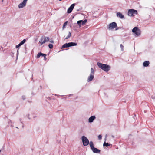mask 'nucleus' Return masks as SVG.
I'll return each instance as SVG.
<instances>
[{
	"mask_svg": "<svg viewBox=\"0 0 155 155\" xmlns=\"http://www.w3.org/2000/svg\"><path fill=\"white\" fill-rule=\"evenodd\" d=\"M41 55H45V54L42 53H39L37 55V58H39Z\"/></svg>",
	"mask_w": 155,
	"mask_h": 155,
	"instance_id": "f3484780",
	"label": "nucleus"
},
{
	"mask_svg": "<svg viewBox=\"0 0 155 155\" xmlns=\"http://www.w3.org/2000/svg\"><path fill=\"white\" fill-rule=\"evenodd\" d=\"M75 5L74 4H72L70 7L68 8L67 10V13H71Z\"/></svg>",
	"mask_w": 155,
	"mask_h": 155,
	"instance_id": "9b49d317",
	"label": "nucleus"
},
{
	"mask_svg": "<svg viewBox=\"0 0 155 155\" xmlns=\"http://www.w3.org/2000/svg\"><path fill=\"white\" fill-rule=\"evenodd\" d=\"M22 98L23 99H25V98L24 97H22Z\"/></svg>",
	"mask_w": 155,
	"mask_h": 155,
	"instance_id": "c756f323",
	"label": "nucleus"
},
{
	"mask_svg": "<svg viewBox=\"0 0 155 155\" xmlns=\"http://www.w3.org/2000/svg\"><path fill=\"white\" fill-rule=\"evenodd\" d=\"M71 33L69 32L68 33V35L65 38V39H67L69 38L71 36Z\"/></svg>",
	"mask_w": 155,
	"mask_h": 155,
	"instance_id": "a211bd4d",
	"label": "nucleus"
},
{
	"mask_svg": "<svg viewBox=\"0 0 155 155\" xmlns=\"http://www.w3.org/2000/svg\"><path fill=\"white\" fill-rule=\"evenodd\" d=\"M117 27V24L115 22H113L108 25V28L109 30H112Z\"/></svg>",
	"mask_w": 155,
	"mask_h": 155,
	"instance_id": "0eeeda50",
	"label": "nucleus"
},
{
	"mask_svg": "<svg viewBox=\"0 0 155 155\" xmlns=\"http://www.w3.org/2000/svg\"><path fill=\"white\" fill-rule=\"evenodd\" d=\"M1 152V150H0V152Z\"/></svg>",
	"mask_w": 155,
	"mask_h": 155,
	"instance_id": "f704fd0d",
	"label": "nucleus"
},
{
	"mask_svg": "<svg viewBox=\"0 0 155 155\" xmlns=\"http://www.w3.org/2000/svg\"><path fill=\"white\" fill-rule=\"evenodd\" d=\"M25 41H26L25 39H24L21 42L22 43V44H23L25 42Z\"/></svg>",
	"mask_w": 155,
	"mask_h": 155,
	"instance_id": "b1692460",
	"label": "nucleus"
},
{
	"mask_svg": "<svg viewBox=\"0 0 155 155\" xmlns=\"http://www.w3.org/2000/svg\"><path fill=\"white\" fill-rule=\"evenodd\" d=\"M96 117L94 116H91L88 119V121L90 123L93 122V121L95 119Z\"/></svg>",
	"mask_w": 155,
	"mask_h": 155,
	"instance_id": "f8f14e48",
	"label": "nucleus"
},
{
	"mask_svg": "<svg viewBox=\"0 0 155 155\" xmlns=\"http://www.w3.org/2000/svg\"><path fill=\"white\" fill-rule=\"evenodd\" d=\"M62 0H59V1H61Z\"/></svg>",
	"mask_w": 155,
	"mask_h": 155,
	"instance_id": "473e14b6",
	"label": "nucleus"
},
{
	"mask_svg": "<svg viewBox=\"0 0 155 155\" xmlns=\"http://www.w3.org/2000/svg\"><path fill=\"white\" fill-rule=\"evenodd\" d=\"M67 23H68L67 21H66L64 23V24H63V27H62L63 29H64L65 28V27L67 24Z\"/></svg>",
	"mask_w": 155,
	"mask_h": 155,
	"instance_id": "6ab92c4d",
	"label": "nucleus"
},
{
	"mask_svg": "<svg viewBox=\"0 0 155 155\" xmlns=\"http://www.w3.org/2000/svg\"><path fill=\"white\" fill-rule=\"evenodd\" d=\"M50 42L51 43H54V41L53 40H51L50 41Z\"/></svg>",
	"mask_w": 155,
	"mask_h": 155,
	"instance_id": "bb28decb",
	"label": "nucleus"
},
{
	"mask_svg": "<svg viewBox=\"0 0 155 155\" xmlns=\"http://www.w3.org/2000/svg\"><path fill=\"white\" fill-rule=\"evenodd\" d=\"M20 46H21V45H19V44L18 45H16V48H19V47H20Z\"/></svg>",
	"mask_w": 155,
	"mask_h": 155,
	"instance_id": "393cba45",
	"label": "nucleus"
},
{
	"mask_svg": "<svg viewBox=\"0 0 155 155\" xmlns=\"http://www.w3.org/2000/svg\"><path fill=\"white\" fill-rule=\"evenodd\" d=\"M149 61H146L143 62V66L144 67H147L149 65Z\"/></svg>",
	"mask_w": 155,
	"mask_h": 155,
	"instance_id": "2eb2a0df",
	"label": "nucleus"
},
{
	"mask_svg": "<svg viewBox=\"0 0 155 155\" xmlns=\"http://www.w3.org/2000/svg\"><path fill=\"white\" fill-rule=\"evenodd\" d=\"M48 46L50 49H51L53 47V45L52 44H50L48 45Z\"/></svg>",
	"mask_w": 155,
	"mask_h": 155,
	"instance_id": "412c9836",
	"label": "nucleus"
},
{
	"mask_svg": "<svg viewBox=\"0 0 155 155\" xmlns=\"http://www.w3.org/2000/svg\"><path fill=\"white\" fill-rule=\"evenodd\" d=\"M18 50H17V53H18Z\"/></svg>",
	"mask_w": 155,
	"mask_h": 155,
	"instance_id": "c85d7f7f",
	"label": "nucleus"
},
{
	"mask_svg": "<svg viewBox=\"0 0 155 155\" xmlns=\"http://www.w3.org/2000/svg\"><path fill=\"white\" fill-rule=\"evenodd\" d=\"M132 31L137 36L140 35L141 34L140 30L137 27L134 28L132 30Z\"/></svg>",
	"mask_w": 155,
	"mask_h": 155,
	"instance_id": "39448f33",
	"label": "nucleus"
},
{
	"mask_svg": "<svg viewBox=\"0 0 155 155\" xmlns=\"http://www.w3.org/2000/svg\"><path fill=\"white\" fill-rule=\"evenodd\" d=\"M77 45V44L74 42H69L68 43H66L63 45L62 47V48H64L69 47L71 46H76Z\"/></svg>",
	"mask_w": 155,
	"mask_h": 155,
	"instance_id": "423d86ee",
	"label": "nucleus"
},
{
	"mask_svg": "<svg viewBox=\"0 0 155 155\" xmlns=\"http://www.w3.org/2000/svg\"><path fill=\"white\" fill-rule=\"evenodd\" d=\"M41 56H42L43 57H44V58H46V55L45 54V55H41Z\"/></svg>",
	"mask_w": 155,
	"mask_h": 155,
	"instance_id": "a878e982",
	"label": "nucleus"
},
{
	"mask_svg": "<svg viewBox=\"0 0 155 155\" xmlns=\"http://www.w3.org/2000/svg\"><path fill=\"white\" fill-rule=\"evenodd\" d=\"M89 143L91 148V149L94 147L93 143L92 141H90Z\"/></svg>",
	"mask_w": 155,
	"mask_h": 155,
	"instance_id": "dca6fc26",
	"label": "nucleus"
},
{
	"mask_svg": "<svg viewBox=\"0 0 155 155\" xmlns=\"http://www.w3.org/2000/svg\"><path fill=\"white\" fill-rule=\"evenodd\" d=\"M91 72L90 73V76L88 77L87 80V82H90L94 78V69L92 68H91Z\"/></svg>",
	"mask_w": 155,
	"mask_h": 155,
	"instance_id": "7ed1b4c3",
	"label": "nucleus"
},
{
	"mask_svg": "<svg viewBox=\"0 0 155 155\" xmlns=\"http://www.w3.org/2000/svg\"><path fill=\"white\" fill-rule=\"evenodd\" d=\"M112 137H114V136H112Z\"/></svg>",
	"mask_w": 155,
	"mask_h": 155,
	"instance_id": "2f4dec72",
	"label": "nucleus"
},
{
	"mask_svg": "<svg viewBox=\"0 0 155 155\" xmlns=\"http://www.w3.org/2000/svg\"><path fill=\"white\" fill-rule=\"evenodd\" d=\"M19 45H20L21 46V45H22L23 44H22V43L21 42L19 44Z\"/></svg>",
	"mask_w": 155,
	"mask_h": 155,
	"instance_id": "cd10ccee",
	"label": "nucleus"
},
{
	"mask_svg": "<svg viewBox=\"0 0 155 155\" xmlns=\"http://www.w3.org/2000/svg\"><path fill=\"white\" fill-rule=\"evenodd\" d=\"M117 17L120 18L121 19H123L124 18V16L120 12H118L117 14Z\"/></svg>",
	"mask_w": 155,
	"mask_h": 155,
	"instance_id": "ddd939ff",
	"label": "nucleus"
},
{
	"mask_svg": "<svg viewBox=\"0 0 155 155\" xmlns=\"http://www.w3.org/2000/svg\"><path fill=\"white\" fill-rule=\"evenodd\" d=\"M45 58V60H46V58Z\"/></svg>",
	"mask_w": 155,
	"mask_h": 155,
	"instance_id": "7c9ffc66",
	"label": "nucleus"
},
{
	"mask_svg": "<svg viewBox=\"0 0 155 155\" xmlns=\"http://www.w3.org/2000/svg\"><path fill=\"white\" fill-rule=\"evenodd\" d=\"M137 12L136 10L134 9H130L128 11V15L129 16H133L134 14H137Z\"/></svg>",
	"mask_w": 155,
	"mask_h": 155,
	"instance_id": "6e6552de",
	"label": "nucleus"
},
{
	"mask_svg": "<svg viewBox=\"0 0 155 155\" xmlns=\"http://www.w3.org/2000/svg\"><path fill=\"white\" fill-rule=\"evenodd\" d=\"M3 0H2V1L3 2Z\"/></svg>",
	"mask_w": 155,
	"mask_h": 155,
	"instance_id": "72a5a7b5",
	"label": "nucleus"
},
{
	"mask_svg": "<svg viewBox=\"0 0 155 155\" xmlns=\"http://www.w3.org/2000/svg\"><path fill=\"white\" fill-rule=\"evenodd\" d=\"M93 152L95 153H98L100 152V150L97 149V148L94 147L91 149Z\"/></svg>",
	"mask_w": 155,
	"mask_h": 155,
	"instance_id": "4468645a",
	"label": "nucleus"
},
{
	"mask_svg": "<svg viewBox=\"0 0 155 155\" xmlns=\"http://www.w3.org/2000/svg\"><path fill=\"white\" fill-rule=\"evenodd\" d=\"M102 136L101 135H99V136H98V139L99 140H101V139L102 138Z\"/></svg>",
	"mask_w": 155,
	"mask_h": 155,
	"instance_id": "4be33fe9",
	"label": "nucleus"
},
{
	"mask_svg": "<svg viewBox=\"0 0 155 155\" xmlns=\"http://www.w3.org/2000/svg\"><path fill=\"white\" fill-rule=\"evenodd\" d=\"M87 21V20L85 19L84 21L80 20L78 21L77 23L79 25L80 27H81V25H85Z\"/></svg>",
	"mask_w": 155,
	"mask_h": 155,
	"instance_id": "9d476101",
	"label": "nucleus"
},
{
	"mask_svg": "<svg viewBox=\"0 0 155 155\" xmlns=\"http://www.w3.org/2000/svg\"><path fill=\"white\" fill-rule=\"evenodd\" d=\"M81 139L84 146H87L89 144V141L86 137L84 136H82Z\"/></svg>",
	"mask_w": 155,
	"mask_h": 155,
	"instance_id": "20e7f679",
	"label": "nucleus"
},
{
	"mask_svg": "<svg viewBox=\"0 0 155 155\" xmlns=\"http://www.w3.org/2000/svg\"><path fill=\"white\" fill-rule=\"evenodd\" d=\"M49 39V38L48 37H42L39 41V43L41 44L40 45H41L46 42L48 41Z\"/></svg>",
	"mask_w": 155,
	"mask_h": 155,
	"instance_id": "f03ea898",
	"label": "nucleus"
},
{
	"mask_svg": "<svg viewBox=\"0 0 155 155\" xmlns=\"http://www.w3.org/2000/svg\"><path fill=\"white\" fill-rule=\"evenodd\" d=\"M103 146H104L107 147L109 146V144H108V143H106L105 142H104L103 144Z\"/></svg>",
	"mask_w": 155,
	"mask_h": 155,
	"instance_id": "aec40b11",
	"label": "nucleus"
},
{
	"mask_svg": "<svg viewBox=\"0 0 155 155\" xmlns=\"http://www.w3.org/2000/svg\"><path fill=\"white\" fill-rule=\"evenodd\" d=\"M97 64L100 68L105 72L108 71L110 69V67L108 65L99 62L97 63Z\"/></svg>",
	"mask_w": 155,
	"mask_h": 155,
	"instance_id": "f257e3e1",
	"label": "nucleus"
},
{
	"mask_svg": "<svg viewBox=\"0 0 155 155\" xmlns=\"http://www.w3.org/2000/svg\"><path fill=\"white\" fill-rule=\"evenodd\" d=\"M28 0H23V2L19 4L18 8H23L26 6V3Z\"/></svg>",
	"mask_w": 155,
	"mask_h": 155,
	"instance_id": "1a4fd4ad",
	"label": "nucleus"
},
{
	"mask_svg": "<svg viewBox=\"0 0 155 155\" xmlns=\"http://www.w3.org/2000/svg\"><path fill=\"white\" fill-rule=\"evenodd\" d=\"M120 47L121 48V50H123V48H124V46H123L122 45V44H121L120 45Z\"/></svg>",
	"mask_w": 155,
	"mask_h": 155,
	"instance_id": "5701e85b",
	"label": "nucleus"
}]
</instances>
